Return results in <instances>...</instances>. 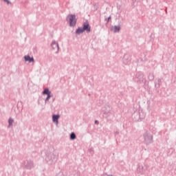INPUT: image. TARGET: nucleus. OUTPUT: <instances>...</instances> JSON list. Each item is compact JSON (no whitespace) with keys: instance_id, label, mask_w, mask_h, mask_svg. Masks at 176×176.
Listing matches in <instances>:
<instances>
[{"instance_id":"ddd939ff","label":"nucleus","mask_w":176,"mask_h":176,"mask_svg":"<svg viewBox=\"0 0 176 176\" xmlns=\"http://www.w3.org/2000/svg\"><path fill=\"white\" fill-rule=\"evenodd\" d=\"M23 58L25 61H28L29 63H34L35 61L34 57H31L30 55H26Z\"/></svg>"},{"instance_id":"2eb2a0df","label":"nucleus","mask_w":176,"mask_h":176,"mask_svg":"<svg viewBox=\"0 0 176 176\" xmlns=\"http://www.w3.org/2000/svg\"><path fill=\"white\" fill-rule=\"evenodd\" d=\"M85 32L83 28L78 27V29L76 30V34L77 35H80V34H83Z\"/></svg>"},{"instance_id":"9b49d317","label":"nucleus","mask_w":176,"mask_h":176,"mask_svg":"<svg viewBox=\"0 0 176 176\" xmlns=\"http://www.w3.org/2000/svg\"><path fill=\"white\" fill-rule=\"evenodd\" d=\"M137 171L140 174H145V167H144L142 165H139L137 168Z\"/></svg>"},{"instance_id":"1a4fd4ad","label":"nucleus","mask_w":176,"mask_h":176,"mask_svg":"<svg viewBox=\"0 0 176 176\" xmlns=\"http://www.w3.org/2000/svg\"><path fill=\"white\" fill-rule=\"evenodd\" d=\"M51 47L53 49V50H57L56 53H58V50H60V47L58 46V43L56 42V41H52L51 43Z\"/></svg>"},{"instance_id":"423d86ee","label":"nucleus","mask_w":176,"mask_h":176,"mask_svg":"<svg viewBox=\"0 0 176 176\" xmlns=\"http://www.w3.org/2000/svg\"><path fill=\"white\" fill-rule=\"evenodd\" d=\"M42 94L43 96L46 95L47 98L45 100V103L46 104L47 102H49V100L52 97H53V94H52V91L49 89V88H45L42 92Z\"/></svg>"},{"instance_id":"a878e982","label":"nucleus","mask_w":176,"mask_h":176,"mask_svg":"<svg viewBox=\"0 0 176 176\" xmlns=\"http://www.w3.org/2000/svg\"><path fill=\"white\" fill-rule=\"evenodd\" d=\"M54 100H56V99H55V98H53V99H52V101H54Z\"/></svg>"},{"instance_id":"412c9836","label":"nucleus","mask_w":176,"mask_h":176,"mask_svg":"<svg viewBox=\"0 0 176 176\" xmlns=\"http://www.w3.org/2000/svg\"><path fill=\"white\" fill-rule=\"evenodd\" d=\"M56 176H64V173L63 171H60L58 173L56 174Z\"/></svg>"},{"instance_id":"4be33fe9","label":"nucleus","mask_w":176,"mask_h":176,"mask_svg":"<svg viewBox=\"0 0 176 176\" xmlns=\"http://www.w3.org/2000/svg\"><path fill=\"white\" fill-rule=\"evenodd\" d=\"M5 2H6L8 5H10V3H12L9 0H6Z\"/></svg>"},{"instance_id":"393cba45","label":"nucleus","mask_w":176,"mask_h":176,"mask_svg":"<svg viewBox=\"0 0 176 176\" xmlns=\"http://www.w3.org/2000/svg\"><path fill=\"white\" fill-rule=\"evenodd\" d=\"M116 134L117 135H119V131H116Z\"/></svg>"},{"instance_id":"f03ea898","label":"nucleus","mask_w":176,"mask_h":176,"mask_svg":"<svg viewBox=\"0 0 176 176\" xmlns=\"http://www.w3.org/2000/svg\"><path fill=\"white\" fill-rule=\"evenodd\" d=\"M45 161L47 164H53V163H56L57 162V157L53 153H50L46 155Z\"/></svg>"},{"instance_id":"b1692460","label":"nucleus","mask_w":176,"mask_h":176,"mask_svg":"<svg viewBox=\"0 0 176 176\" xmlns=\"http://www.w3.org/2000/svg\"><path fill=\"white\" fill-rule=\"evenodd\" d=\"M95 124H98V120H95Z\"/></svg>"},{"instance_id":"bb28decb","label":"nucleus","mask_w":176,"mask_h":176,"mask_svg":"<svg viewBox=\"0 0 176 176\" xmlns=\"http://www.w3.org/2000/svg\"><path fill=\"white\" fill-rule=\"evenodd\" d=\"M3 1H4V2H6V0H3Z\"/></svg>"},{"instance_id":"7ed1b4c3","label":"nucleus","mask_w":176,"mask_h":176,"mask_svg":"<svg viewBox=\"0 0 176 176\" xmlns=\"http://www.w3.org/2000/svg\"><path fill=\"white\" fill-rule=\"evenodd\" d=\"M143 138L144 140L146 145H150V144H152L153 142V136L148 131H146L143 134Z\"/></svg>"},{"instance_id":"0eeeda50","label":"nucleus","mask_w":176,"mask_h":176,"mask_svg":"<svg viewBox=\"0 0 176 176\" xmlns=\"http://www.w3.org/2000/svg\"><path fill=\"white\" fill-rule=\"evenodd\" d=\"M122 63L124 65H130L131 64V56L128 54H125L122 58Z\"/></svg>"},{"instance_id":"aec40b11","label":"nucleus","mask_w":176,"mask_h":176,"mask_svg":"<svg viewBox=\"0 0 176 176\" xmlns=\"http://www.w3.org/2000/svg\"><path fill=\"white\" fill-rule=\"evenodd\" d=\"M112 19V16H109L106 20V24H108V23H109V21H111Z\"/></svg>"},{"instance_id":"f8f14e48","label":"nucleus","mask_w":176,"mask_h":176,"mask_svg":"<svg viewBox=\"0 0 176 176\" xmlns=\"http://www.w3.org/2000/svg\"><path fill=\"white\" fill-rule=\"evenodd\" d=\"M102 111L104 112V115H108L111 111V107H109V105H106L105 107H102Z\"/></svg>"},{"instance_id":"a211bd4d","label":"nucleus","mask_w":176,"mask_h":176,"mask_svg":"<svg viewBox=\"0 0 176 176\" xmlns=\"http://www.w3.org/2000/svg\"><path fill=\"white\" fill-rule=\"evenodd\" d=\"M148 80H153V79H155V75L153 74V73L148 74Z\"/></svg>"},{"instance_id":"20e7f679","label":"nucleus","mask_w":176,"mask_h":176,"mask_svg":"<svg viewBox=\"0 0 176 176\" xmlns=\"http://www.w3.org/2000/svg\"><path fill=\"white\" fill-rule=\"evenodd\" d=\"M23 168L26 170H32L34 168V161L32 160H26L22 162Z\"/></svg>"},{"instance_id":"4468645a","label":"nucleus","mask_w":176,"mask_h":176,"mask_svg":"<svg viewBox=\"0 0 176 176\" xmlns=\"http://www.w3.org/2000/svg\"><path fill=\"white\" fill-rule=\"evenodd\" d=\"M111 30L115 33L120 32V26L114 25L113 28H111Z\"/></svg>"},{"instance_id":"6e6552de","label":"nucleus","mask_w":176,"mask_h":176,"mask_svg":"<svg viewBox=\"0 0 176 176\" xmlns=\"http://www.w3.org/2000/svg\"><path fill=\"white\" fill-rule=\"evenodd\" d=\"M82 30H84V32L86 31L87 34H89L91 32V26H90L89 21H86L85 23H83Z\"/></svg>"},{"instance_id":"f257e3e1","label":"nucleus","mask_w":176,"mask_h":176,"mask_svg":"<svg viewBox=\"0 0 176 176\" xmlns=\"http://www.w3.org/2000/svg\"><path fill=\"white\" fill-rule=\"evenodd\" d=\"M66 21H69V27H75L76 25L78 19H76V15L69 14L67 15Z\"/></svg>"},{"instance_id":"5701e85b","label":"nucleus","mask_w":176,"mask_h":176,"mask_svg":"<svg viewBox=\"0 0 176 176\" xmlns=\"http://www.w3.org/2000/svg\"><path fill=\"white\" fill-rule=\"evenodd\" d=\"M103 176H113V175H108L107 173H104Z\"/></svg>"},{"instance_id":"39448f33","label":"nucleus","mask_w":176,"mask_h":176,"mask_svg":"<svg viewBox=\"0 0 176 176\" xmlns=\"http://www.w3.org/2000/svg\"><path fill=\"white\" fill-rule=\"evenodd\" d=\"M135 82L137 83H144L145 82V78H144V73L138 72L135 77Z\"/></svg>"},{"instance_id":"f3484780","label":"nucleus","mask_w":176,"mask_h":176,"mask_svg":"<svg viewBox=\"0 0 176 176\" xmlns=\"http://www.w3.org/2000/svg\"><path fill=\"white\" fill-rule=\"evenodd\" d=\"M69 138L72 141H74V140H76V134L75 133V132H72L70 133Z\"/></svg>"},{"instance_id":"6ab92c4d","label":"nucleus","mask_w":176,"mask_h":176,"mask_svg":"<svg viewBox=\"0 0 176 176\" xmlns=\"http://www.w3.org/2000/svg\"><path fill=\"white\" fill-rule=\"evenodd\" d=\"M13 122H14V120H13V118H10L8 119V127H10L12 126H13Z\"/></svg>"},{"instance_id":"9d476101","label":"nucleus","mask_w":176,"mask_h":176,"mask_svg":"<svg viewBox=\"0 0 176 176\" xmlns=\"http://www.w3.org/2000/svg\"><path fill=\"white\" fill-rule=\"evenodd\" d=\"M60 119V114L52 115V122L55 123L56 126L58 124V120Z\"/></svg>"},{"instance_id":"dca6fc26","label":"nucleus","mask_w":176,"mask_h":176,"mask_svg":"<svg viewBox=\"0 0 176 176\" xmlns=\"http://www.w3.org/2000/svg\"><path fill=\"white\" fill-rule=\"evenodd\" d=\"M160 83H162V79L158 78L157 82H155V87L159 89L160 87Z\"/></svg>"}]
</instances>
